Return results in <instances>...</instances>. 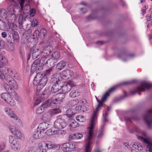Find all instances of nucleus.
Here are the masks:
<instances>
[{
    "instance_id": "f257e3e1",
    "label": "nucleus",
    "mask_w": 152,
    "mask_h": 152,
    "mask_svg": "<svg viewBox=\"0 0 152 152\" xmlns=\"http://www.w3.org/2000/svg\"><path fill=\"white\" fill-rule=\"evenodd\" d=\"M53 50V48L51 45L45 47L41 51L38 47H34L32 52V57L35 59L40 56L41 59L35 60L32 64L31 68V72L33 73L35 70L40 71L43 69L42 67L45 65L49 68H52L55 65L57 62L51 57L47 60L50 53Z\"/></svg>"
},
{
    "instance_id": "f03ea898",
    "label": "nucleus",
    "mask_w": 152,
    "mask_h": 152,
    "mask_svg": "<svg viewBox=\"0 0 152 152\" xmlns=\"http://www.w3.org/2000/svg\"><path fill=\"white\" fill-rule=\"evenodd\" d=\"M117 86H116L109 89L103 95L101 101L97 98L96 99L98 104L96 109L93 112L90 124L87 127V131L86 132V136L85 137V148L91 149L92 145L93 142L92 139L93 130L96 123L97 117L101 107L103 106L104 103L107 101L110 93L114 91Z\"/></svg>"
},
{
    "instance_id": "7ed1b4c3",
    "label": "nucleus",
    "mask_w": 152,
    "mask_h": 152,
    "mask_svg": "<svg viewBox=\"0 0 152 152\" xmlns=\"http://www.w3.org/2000/svg\"><path fill=\"white\" fill-rule=\"evenodd\" d=\"M4 87L6 90L9 93H3L1 94V97L4 101L8 104L11 106H15L16 102L12 96H16L17 94L14 90L7 83H4Z\"/></svg>"
},
{
    "instance_id": "20e7f679",
    "label": "nucleus",
    "mask_w": 152,
    "mask_h": 152,
    "mask_svg": "<svg viewBox=\"0 0 152 152\" xmlns=\"http://www.w3.org/2000/svg\"><path fill=\"white\" fill-rule=\"evenodd\" d=\"M135 131L138 133L137 135V138L140 141L143 142L147 147L146 151H147L152 152V142L148 139H145L143 137H145L146 136V133L144 131H141L138 128H136Z\"/></svg>"
},
{
    "instance_id": "39448f33",
    "label": "nucleus",
    "mask_w": 152,
    "mask_h": 152,
    "mask_svg": "<svg viewBox=\"0 0 152 152\" xmlns=\"http://www.w3.org/2000/svg\"><path fill=\"white\" fill-rule=\"evenodd\" d=\"M35 71L37 74L34 79L33 83L34 85H37V89L38 91H40L46 85L48 80L46 77L38 72L39 71L37 70Z\"/></svg>"
},
{
    "instance_id": "423d86ee",
    "label": "nucleus",
    "mask_w": 152,
    "mask_h": 152,
    "mask_svg": "<svg viewBox=\"0 0 152 152\" xmlns=\"http://www.w3.org/2000/svg\"><path fill=\"white\" fill-rule=\"evenodd\" d=\"M8 3H11L12 4L14 3L20 4L21 8L20 10H23L25 13H28V12H26L25 10L28 11L30 9V6L28 4L29 0H7Z\"/></svg>"
},
{
    "instance_id": "0eeeda50",
    "label": "nucleus",
    "mask_w": 152,
    "mask_h": 152,
    "mask_svg": "<svg viewBox=\"0 0 152 152\" xmlns=\"http://www.w3.org/2000/svg\"><path fill=\"white\" fill-rule=\"evenodd\" d=\"M151 87H152V84L150 82L148 81H144L136 89L132 91L131 93L132 94H134L136 93L140 94V91H144L145 90V88L149 89Z\"/></svg>"
},
{
    "instance_id": "6e6552de",
    "label": "nucleus",
    "mask_w": 152,
    "mask_h": 152,
    "mask_svg": "<svg viewBox=\"0 0 152 152\" xmlns=\"http://www.w3.org/2000/svg\"><path fill=\"white\" fill-rule=\"evenodd\" d=\"M18 7V6L17 5H15L12 8V10L9 12V14L6 19L9 23L14 22L18 18V14H17L16 12L17 11L19 12H20V10L17 8Z\"/></svg>"
},
{
    "instance_id": "1a4fd4ad",
    "label": "nucleus",
    "mask_w": 152,
    "mask_h": 152,
    "mask_svg": "<svg viewBox=\"0 0 152 152\" xmlns=\"http://www.w3.org/2000/svg\"><path fill=\"white\" fill-rule=\"evenodd\" d=\"M50 146L49 141H42L38 143L37 148L34 152H47Z\"/></svg>"
},
{
    "instance_id": "9d476101",
    "label": "nucleus",
    "mask_w": 152,
    "mask_h": 152,
    "mask_svg": "<svg viewBox=\"0 0 152 152\" xmlns=\"http://www.w3.org/2000/svg\"><path fill=\"white\" fill-rule=\"evenodd\" d=\"M9 142L11 147L13 150L16 151L20 150V145L19 144L17 138L15 136H10L9 138Z\"/></svg>"
},
{
    "instance_id": "9b49d317",
    "label": "nucleus",
    "mask_w": 152,
    "mask_h": 152,
    "mask_svg": "<svg viewBox=\"0 0 152 152\" xmlns=\"http://www.w3.org/2000/svg\"><path fill=\"white\" fill-rule=\"evenodd\" d=\"M59 75L58 74L54 75H53L52 78L54 81H56V83L54 84L51 89V91L53 93H56L59 90H61V88L62 87L61 83L59 81V79H57V78Z\"/></svg>"
},
{
    "instance_id": "f8f14e48",
    "label": "nucleus",
    "mask_w": 152,
    "mask_h": 152,
    "mask_svg": "<svg viewBox=\"0 0 152 152\" xmlns=\"http://www.w3.org/2000/svg\"><path fill=\"white\" fill-rule=\"evenodd\" d=\"M143 118L148 128L152 129V108L148 111L146 114L144 115Z\"/></svg>"
},
{
    "instance_id": "ddd939ff",
    "label": "nucleus",
    "mask_w": 152,
    "mask_h": 152,
    "mask_svg": "<svg viewBox=\"0 0 152 152\" xmlns=\"http://www.w3.org/2000/svg\"><path fill=\"white\" fill-rule=\"evenodd\" d=\"M76 144L71 142L64 143L62 146V150L64 152H71L77 148Z\"/></svg>"
},
{
    "instance_id": "4468645a",
    "label": "nucleus",
    "mask_w": 152,
    "mask_h": 152,
    "mask_svg": "<svg viewBox=\"0 0 152 152\" xmlns=\"http://www.w3.org/2000/svg\"><path fill=\"white\" fill-rule=\"evenodd\" d=\"M61 118V116H58L57 119L54 122V126L55 129H63L66 126V123Z\"/></svg>"
},
{
    "instance_id": "2eb2a0df",
    "label": "nucleus",
    "mask_w": 152,
    "mask_h": 152,
    "mask_svg": "<svg viewBox=\"0 0 152 152\" xmlns=\"http://www.w3.org/2000/svg\"><path fill=\"white\" fill-rule=\"evenodd\" d=\"M57 99L56 96H53L51 98L48 99L45 103L43 104V106L45 108H48L49 107H56L57 105Z\"/></svg>"
},
{
    "instance_id": "dca6fc26",
    "label": "nucleus",
    "mask_w": 152,
    "mask_h": 152,
    "mask_svg": "<svg viewBox=\"0 0 152 152\" xmlns=\"http://www.w3.org/2000/svg\"><path fill=\"white\" fill-rule=\"evenodd\" d=\"M62 86L61 90L62 92L64 93H67L71 89V87L74 86V85L72 82L68 81L67 83H64L63 85L61 83Z\"/></svg>"
},
{
    "instance_id": "f3484780",
    "label": "nucleus",
    "mask_w": 152,
    "mask_h": 152,
    "mask_svg": "<svg viewBox=\"0 0 152 152\" xmlns=\"http://www.w3.org/2000/svg\"><path fill=\"white\" fill-rule=\"evenodd\" d=\"M73 75V72L72 70L66 69L61 72L60 77L62 79H68L71 78Z\"/></svg>"
},
{
    "instance_id": "a211bd4d",
    "label": "nucleus",
    "mask_w": 152,
    "mask_h": 152,
    "mask_svg": "<svg viewBox=\"0 0 152 152\" xmlns=\"http://www.w3.org/2000/svg\"><path fill=\"white\" fill-rule=\"evenodd\" d=\"M32 137L37 139L42 138L45 137V133L37 128L33 132Z\"/></svg>"
},
{
    "instance_id": "6ab92c4d",
    "label": "nucleus",
    "mask_w": 152,
    "mask_h": 152,
    "mask_svg": "<svg viewBox=\"0 0 152 152\" xmlns=\"http://www.w3.org/2000/svg\"><path fill=\"white\" fill-rule=\"evenodd\" d=\"M4 111L5 114L11 118H13L17 115L15 111L9 107H5L4 109Z\"/></svg>"
},
{
    "instance_id": "aec40b11",
    "label": "nucleus",
    "mask_w": 152,
    "mask_h": 152,
    "mask_svg": "<svg viewBox=\"0 0 152 152\" xmlns=\"http://www.w3.org/2000/svg\"><path fill=\"white\" fill-rule=\"evenodd\" d=\"M50 125L49 122H43L39 124L37 129L44 132V131L49 127Z\"/></svg>"
},
{
    "instance_id": "412c9836",
    "label": "nucleus",
    "mask_w": 152,
    "mask_h": 152,
    "mask_svg": "<svg viewBox=\"0 0 152 152\" xmlns=\"http://www.w3.org/2000/svg\"><path fill=\"white\" fill-rule=\"evenodd\" d=\"M10 130L12 133L14 134L17 137L21 139L23 135L20 131L18 130L15 127H10Z\"/></svg>"
},
{
    "instance_id": "4be33fe9",
    "label": "nucleus",
    "mask_w": 152,
    "mask_h": 152,
    "mask_svg": "<svg viewBox=\"0 0 152 152\" xmlns=\"http://www.w3.org/2000/svg\"><path fill=\"white\" fill-rule=\"evenodd\" d=\"M134 55L133 54L126 55L124 53H121L118 56V58L124 62L126 61L130 58L133 57Z\"/></svg>"
},
{
    "instance_id": "5701e85b",
    "label": "nucleus",
    "mask_w": 152,
    "mask_h": 152,
    "mask_svg": "<svg viewBox=\"0 0 152 152\" xmlns=\"http://www.w3.org/2000/svg\"><path fill=\"white\" fill-rule=\"evenodd\" d=\"M15 120L14 125L17 127H22L23 126V123L21 119L17 115L13 118Z\"/></svg>"
},
{
    "instance_id": "b1692460",
    "label": "nucleus",
    "mask_w": 152,
    "mask_h": 152,
    "mask_svg": "<svg viewBox=\"0 0 152 152\" xmlns=\"http://www.w3.org/2000/svg\"><path fill=\"white\" fill-rule=\"evenodd\" d=\"M111 109V108L110 107H107V109L104 111L103 114V122L104 123H106L108 121L107 115Z\"/></svg>"
},
{
    "instance_id": "393cba45",
    "label": "nucleus",
    "mask_w": 152,
    "mask_h": 152,
    "mask_svg": "<svg viewBox=\"0 0 152 152\" xmlns=\"http://www.w3.org/2000/svg\"><path fill=\"white\" fill-rule=\"evenodd\" d=\"M9 29L10 27L7 26L2 20L0 19V29L5 31Z\"/></svg>"
},
{
    "instance_id": "a878e982",
    "label": "nucleus",
    "mask_w": 152,
    "mask_h": 152,
    "mask_svg": "<svg viewBox=\"0 0 152 152\" xmlns=\"http://www.w3.org/2000/svg\"><path fill=\"white\" fill-rule=\"evenodd\" d=\"M69 137L72 139H79L83 137V134L80 133H76L70 135Z\"/></svg>"
},
{
    "instance_id": "bb28decb",
    "label": "nucleus",
    "mask_w": 152,
    "mask_h": 152,
    "mask_svg": "<svg viewBox=\"0 0 152 152\" xmlns=\"http://www.w3.org/2000/svg\"><path fill=\"white\" fill-rule=\"evenodd\" d=\"M66 65V62L63 61H60L56 65V68L57 70L60 71L63 69Z\"/></svg>"
},
{
    "instance_id": "cd10ccee",
    "label": "nucleus",
    "mask_w": 152,
    "mask_h": 152,
    "mask_svg": "<svg viewBox=\"0 0 152 152\" xmlns=\"http://www.w3.org/2000/svg\"><path fill=\"white\" fill-rule=\"evenodd\" d=\"M69 121H70L71 123L69 124V126L73 128L77 127L79 126V124L75 120L70 118L69 119Z\"/></svg>"
},
{
    "instance_id": "c85d7f7f",
    "label": "nucleus",
    "mask_w": 152,
    "mask_h": 152,
    "mask_svg": "<svg viewBox=\"0 0 152 152\" xmlns=\"http://www.w3.org/2000/svg\"><path fill=\"white\" fill-rule=\"evenodd\" d=\"M60 57V53L58 51L54 52L51 55V58L56 62H57L59 58Z\"/></svg>"
},
{
    "instance_id": "c756f323",
    "label": "nucleus",
    "mask_w": 152,
    "mask_h": 152,
    "mask_svg": "<svg viewBox=\"0 0 152 152\" xmlns=\"http://www.w3.org/2000/svg\"><path fill=\"white\" fill-rule=\"evenodd\" d=\"M61 110L59 108L53 109L49 110V113L51 116L54 115L55 114L60 113Z\"/></svg>"
},
{
    "instance_id": "7c9ffc66",
    "label": "nucleus",
    "mask_w": 152,
    "mask_h": 152,
    "mask_svg": "<svg viewBox=\"0 0 152 152\" xmlns=\"http://www.w3.org/2000/svg\"><path fill=\"white\" fill-rule=\"evenodd\" d=\"M65 93L62 92L61 93H59L56 94V97L58 101H60L65 98Z\"/></svg>"
},
{
    "instance_id": "2f4dec72",
    "label": "nucleus",
    "mask_w": 152,
    "mask_h": 152,
    "mask_svg": "<svg viewBox=\"0 0 152 152\" xmlns=\"http://www.w3.org/2000/svg\"><path fill=\"white\" fill-rule=\"evenodd\" d=\"M7 12L4 9H0V16L2 18L6 19L8 14Z\"/></svg>"
},
{
    "instance_id": "473e14b6",
    "label": "nucleus",
    "mask_w": 152,
    "mask_h": 152,
    "mask_svg": "<svg viewBox=\"0 0 152 152\" xmlns=\"http://www.w3.org/2000/svg\"><path fill=\"white\" fill-rule=\"evenodd\" d=\"M80 94V92L77 90H73L70 92L69 95L71 97H75L79 96Z\"/></svg>"
},
{
    "instance_id": "72a5a7b5",
    "label": "nucleus",
    "mask_w": 152,
    "mask_h": 152,
    "mask_svg": "<svg viewBox=\"0 0 152 152\" xmlns=\"http://www.w3.org/2000/svg\"><path fill=\"white\" fill-rule=\"evenodd\" d=\"M50 149H54L56 150H58L60 148V145L58 144H55L50 142Z\"/></svg>"
},
{
    "instance_id": "f704fd0d",
    "label": "nucleus",
    "mask_w": 152,
    "mask_h": 152,
    "mask_svg": "<svg viewBox=\"0 0 152 152\" xmlns=\"http://www.w3.org/2000/svg\"><path fill=\"white\" fill-rule=\"evenodd\" d=\"M43 104L41 106H40L37 109L36 112L38 114H40L42 113L47 108H45L43 106Z\"/></svg>"
},
{
    "instance_id": "c9c22d12",
    "label": "nucleus",
    "mask_w": 152,
    "mask_h": 152,
    "mask_svg": "<svg viewBox=\"0 0 152 152\" xmlns=\"http://www.w3.org/2000/svg\"><path fill=\"white\" fill-rule=\"evenodd\" d=\"M132 146L138 150H142L143 149L142 146L139 143L135 142L133 144Z\"/></svg>"
},
{
    "instance_id": "e433bc0d",
    "label": "nucleus",
    "mask_w": 152,
    "mask_h": 152,
    "mask_svg": "<svg viewBox=\"0 0 152 152\" xmlns=\"http://www.w3.org/2000/svg\"><path fill=\"white\" fill-rule=\"evenodd\" d=\"M5 79L6 80L7 82L9 84L15 80L12 77V76L7 75V74L6 75L5 78Z\"/></svg>"
},
{
    "instance_id": "4c0bfd02",
    "label": "nucleus",
    "mask_w": 152,
    "mask_h": 152,
    "mask_svg": "<svg viewBox=\"0 0 152 152\" xmlns=\"http://www.w3.org/2000/svg\"><path fill=\"white\" fill-rule=\"evenodd\" d=\"M72 110L71 109H68L66 112V114L65 115L68 118H71L72 117V115H74Z\"/></svg>"
},
{
    "instance_id": "58836bf2",
    "label": "nucleus",
    "mask_w": 152,
    "mask_h": 152,
    "mask_svg": "<svg viewBox=\"0 0 152 152\" xmlns=\"http://www.w3.org/2000/svg\"><path fill=\"white\" fill-rule=\"evenodd\" d=\"M81 102L83 103V101H82V100L79 101L78 99H76L71 101L70 103L71 104V106H73L79 103H80Z\"/></svg>"
},
{
    "instance_id": "ea45409f",
    "label": "nucleus",
    "mask_w": 152,
    "mask_h": 152,
    "mask_svg": "<svg viewBox=\"0 0 152 152\" xmlns=\"http://www.w3.org/2000/svg\"><path fill=\"white\" fill-rule=\"evenodd\" d=\"M76 119L77 121L80 122H84L86 120L85 117L81 115L77 116Z\"/></svg>"
},
{
    "instance_id": "a19ab883",
    "label": "nucleus",
    "mask_w": 152,
    "mask_h": 152,
    "mask_svg": "<svg viewBox=\"0 0 152 152\" xmlns=\"http://www.w3.org/2000/svg\"><path fill=\"white\" fill-rule=\"evenodd\" d=\"M49 90H46L43 91L41 95V97L42 99V100L45 99L47 98L48 96Z\"/></svg>"
},
{
    "instance_id": "79ce46f5",
    "label": "nucleus",
    "mask_w": 152,
    "mask_h": 152,
    "mask_svg": "<svg viewBox=\"0 0 152 152\" xmlns=\"http://www.w3.org/2000/svg\"><path fill=\"white\" fill-rule=\"evenodd\" d=\"M10 84L15 90H17L18 89L19 87L16 82L14 80Z\"/></svg>"
},
{
    "instance_id": "37998d69",
    "label": "nucleus",
    "mask_w": 152,
    "mask_h": 152,
    "mask_svg": "<svg viewBox=\"0 0 152 152\" xmlns=\"http://www.w3.org/2000/svg\"><path fill=\"white\" fill-rule=\"evenodd\" d=\"M49 110L48 112L45 113L43 115L44 119L45 120H50V118L52 116L51 115L49 114Z\"/></svg>"
},
{
    "instance_id": "c03bdc74",
    "label": "nucleus",
    "mask_w": 152,
    "mask_h": 152,
    "mask_svg": "<svg viewBox=\"0 0 152 152\" xmlns=\"http://www.w3.org/2000/svg\"><path fill=\"white\" fill-rule=\"evenodd\" d=\"M38 21L35 18H34L31 22V25L32 27L37 26L38 25Z\"/></svg>"
},
{
    "instance_id": "a18cd8bd",
    "label": "nucleus",
    "mask_w": 152,
    "mask_h": 152,
    "mask_svg": "<svg viewBox=\"0 0 152 152\" xmlns=\"http://www.w3.org/2000/svg\"><path fill=\"white\" fill-rule=\"evenodd\" d=\"M14 73L13 70L12 69L10 68H7V72H5L6 75L7 74V75H10V76L12 75Z\"/></svg>"
},
{
    "instance_id": "49530a36",
    "label": "nucleus",
    "mask_w": 152,
    "mask_h": 152,
    "mask_svg": "<svg viewBox=\"0 0 152 152\" xmlns=\"http://www.w3.org/2000/svg\"><path fill=\"white\" fill-rule=\"evenodd\" d=\"M53 131L51 129H50L47 130L45 132V134L48 136H53Z\"/></svg>"
},
{
    "instance_id": "de8ad7c7",
    "label": "nucleus",
    "mask_w": 152,
    "mask_h": 152,
    "mask_svg": "<svg viewBox=\"0 0 152 152\" xmlns=\"http://www.w3.org/2000/svg\"><path fill=\"white\" fill-rule=\"evenodd\" d=\"M104 130L103 129L101 128L99 131V134L97 135L98 138H100L102 137L104 135Z\"/></svg>"
},
{
    "instance_id": "09e8293b",
    "label": "nucleus",
    "mask_w": 152,
    "mask_h": 152,
    "mask_svg": "<svg viewBox=\"0 0 152 152\" xmlns=\"http://www.w3.org/2000/svg\"><path fill=\"white\" fill-rule=\"evenodd\" d=\"M40 34V32L38 30H36L34 33L33 34V36L34 38H38L39 37V34Z\"/></svg>"
},
{
    "instance_id": "8fccbe9b",
    "label": "nucleus",
    "mask_w": 152,
    "mask_h": 152,
    "mask_svg": "<svg viewBox=\"0 0 152 152\" xmlns=\"http://www.w3.org/2000/svg\"><path fill=\"white\" fill-rule=\"evenodd\" d=\"M5 48V42L1 39H0V50Z\"/></svg>"
},
{
    "instance_id": "3c124183",
    "label": "nucleus",
    "mask_w": 152,
    "mask_h": 152,
    "mask_svg": "<svg viewBox=\"0 0 152 152\" xmlns=\"http://www.w3.org/2000/svg\"><path fill=\"white\" fill-rule=\"evenodd\" d=\"M12 76L14 79L17 80H18L20 79V77L19 74L16 72H14Z\"/></svg>"
},
{
    "instance_id": "603ef678",
    "label": "nucleus",
    "mask_w": 152,
    "mask_h": 152,
    "mask_svg": "<svg viewBox=\"0 0 152 152\" xmlns=\"http://www.w3.org/2000/svg\"><path fill=\"white\" fill-rule=\"evenodd\" d=\"M47 33V31L45 29L42 28L41 30L40 34L41 35H42L43 37H44Z\"/></svg>"
},
{
    "instance_id": "864d4df0",
    "label": "nucleus",
    "mask_w": 152,
    "mask_h": 152,
    "mask_svg": "<svg viewBox=\"0 0 152 152\" xmlns=\"http://www.w3.org/2000/svg\"><path fill=\"white\" fill-rule=\"evenodd\" d=\"M12 38L14 40H18L19 38V37L17 32H15L13 34Z\"/></svg>"
},
{
    "instance_id": "5fc2aeb1",
    "label": "nucleus",
    "mask_w": 152,
    "mask_h": 152,
    "mask_svg": "<svg viewBox=\"0 0 152 152\" xmlns=\"http://www.w3.org/2000/svg\"><path fill=\"white\" fill-rule=\"evenodd\" d=\"M35 14V10L34 9H30V16L31 17H33Z\"/></svg>"
},
{
    "instance_id": "6e6d98bb",
    "label": "nucleus",
    "mask_w": 152,
    "mask_h": 152,
    "mask_svg": "<svg viewBox=\"0 0 152 152\" xmlns=\"http://www.w3.org/2000/svg\"><path fill=\"white\" fill-rule=\"evenodd\" d=\"M53 136H55V137H58L59 135V130H55L53 131Z\"/></svg>"
},
{
    "instance_id": "4d7b16f0",
    "label": "nucleus",
    "mask_w": 152,
    "mask_h": 152,
    "mask_svg": "<svg viewBox=\"0 0 152 152\" xmlns=\"http://www.w3.org/2000/svg\"><path fill=\"white\" fill-rule=\"evenodd\" d=\"M75 110L76 111L78 112H81V111H84V110L82 109L81 106L79 105L76 107Z\"/></svg>"
},
{
    "instance_id": "13d9d810",
    "label": "nucleus",
    "mask_w": 152,
    "mask_h": 152,
    "mask_svg": "<svg viewBox=\"0 0 152 152\" xmlns=\"http://www.w3.org/2000/svg\"><path fill=\"white\" fill-rule=\"evenodd\" d=\"M6 75L1 71L0 70V78L2 80H5Z\"/></svg>"
},
{
    "instance_id": "bf43d9fd",
    "label": "nucleus",
    "mask_w": 152,
    "mask_h": 152,
    "mask_svg": "<svg viewBox=\"0 0 152 152\" xmlns=\"http://www.w3.org/2000/svg\"><path fill=\"white\" fill-rule=\"evenodd\" d=\"M42 100H41L40 98H38L37 99H36L34 104V105L35 106H36L38 105L42 101Z\"/></svg>"
},
{
    "instance_id": "052dcab7",
    "label": "nucleus",
    "mask_w": 152,
    "mask_h": 152,
    "mask_svg": "<svg viewBox=\"0 0 152 152\" xmlns=\"http://www.w3.org/2000/svg\"><path fill=\"white\" fill-rule=\"evenodd\" d=\"M5 147V144L4 142L0 143V152L3 150Z\"/></svg>"
},
{
    "instance_id": "680f3d73",
    "label": "nucleus",
    "mask_w": 152,
    "mask_h": 152,
    "mask_svg": "<svg viewBox=\"0 0 152 152\" xmlns=\"http://www.w3.org/2000/svg\"><path fill=\"white\" fill-rule=\"evenodd\" d=\"M50 68L48 70H46L45 73V76H47L49 75L50 73V72L51 71L52 69L51 68Z\"/></svg>"
},
{
    "instance_id": "e2e57ef3",
    "label": "nucleus",
    "mask_w": 152,
    "mask_h": 152,
    "mask_svg": "<svg viewBox=\"0 0 152 152\" xmlns=\"http://www.w3.org/2000/svg\"><path fill=\"white\" fill-rule=\"evenodd\" d=\"M59 135H64L66 134V131L63 130H59Z\"/></svg>"
},
{
    "instance_id": "0e129e2a",
    "label": "nucleus",
    "mask_w": 152,
    "mask_h": 152,
    "mask_svg": "<svg viewBox=\"0 0 152 152\" xmlns=\"http://www.w3.org/2000/svg\"><path fill=\"white\" fill-rule=\"evenodd\" d=\"M147 8L146 6H144L143 8L142 9V14L143 15H144L146 12V10L147 9Z\"/></svg>"
},
{
    "instance_id": "69168bd1",
    "label": "nucleus",
    "mask_w": 152,
    "mask_h": 152,
    "mask_svg": "<svg viewBox=\"0 0 152 152\" xmlns=\"http://www.w3.org/2000/svg\"><path fill=\"white\" fill-rule=\"evenodd\" d=\"M152 16V12L151 13L150 15H148L146 16V18L147 21H149L151 20V18Z\"/></svg>"
},
{
    "instance_id": "338daca9",
    "label": "nucleus",
    "mask_w": 152,
    "mask_h": 152,
    "mask_svg": "<svg viewBox=\"0 0 152 152\" xmlns=\"http://www.w3.org/2000/svg\"><path fill=\"white\" fill-rule=\"evenodd\" d=\"M4 59H1L0 60V67H2L4 66V64L3 62L4 61Z\"/></svg>"
},
{
    "instance_id": "774afa93",
    "label": "nucleus",
    "mask_w": 152,
    "mask_h": 152,
    "mask_svg": "<svg viewBox=\"0 0 152 152\" xmlns=\"http://www.w3.org/2000/svg\"><path fill=\"white\" fill-rule=\"evenodd\" d=\"M2 37L3 38H5L7 36V34L5 32H3L1 34Z\"/></svg>"
}]
</instances>
